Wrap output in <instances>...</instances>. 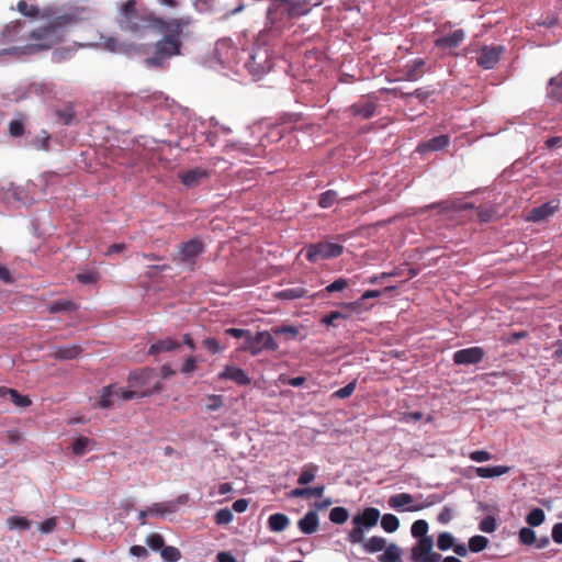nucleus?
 <instances>
[{
	"mask_svg": "<svg viewBox=\"0 0 562 562\" xmlns=\"http://www.w3.org/2000/svg\"><path fill=\"white\" fill-rule=\"evenodd\" d=\"M99 279V276L97 272H86V273H78L77 280L82 284H92L95 283Z\"/></svg>",
	"mask_w": 562,
	"mask_h": 562,
	"instance_id": "nucleus-61",
	"label": "nucleus"
},
{
	"mask_svg": "<svg viewBox=\"0 0 562 562\" xmlns=\"http://www.w3.org/2000/svg\"><path fill=\"white\" fill-rule=\"evenodd\" d=\"M453 517L452 508L445 506L438 515V521L442 525H447Z\"/></svg>",
	"mask_w": 562,
	"mask_h": 562,
	"instance_id": "nucleus-64",
	"label": "nucleus"
},
{
	"mask_svg": "<svg viewBox=\"0 0 562 562\" xmlns=\"http://www.w3.org/2000/svg\"><path fill=\"white\" fill-rule=\"evenodd\" d=\"M450 143V137L449 135H439V136H435L430 139H428L427 142L420 144L418 146V149L423 153H426V151H437V150H441L443 148H446Z\"/></svg>",
	"mask_w": 562,
	"mask_h": 562,
	"instance_id": "nucleus-24",
	"label": "nucleus"
},
{
	"mask_svg": "<svg viewBox=\"0 0 562 562\" xmlns=\"http://www.w3.org/2000/svg\"><path fill=\"white\" fill-rule=\"evenodd\" d=\"M368 553H375L382 551L385 548L386 540L380 536H373L370 539L366 540L363 538V542H360Z\"/></svg>",
	"mask_w": 562,
	"mask_h": 562,
	"instance_id": "nucleus-32",
	"label": "nucleus"
},
{
	"mask_svg": "<svg viewBox=\"0 0 562 562\" xmlns=\"http://www.w3.org/2000/svg\"><path fill=\"white\" fill-rule=\"evenodd\" d=\"M297 526L300 530L305 535L314 533L318 528V515L314 510L307 512L304 517H302Z\"/></svg>",
	"mask_w": 562,
	"mask_h": 562,
	"instance_id": "nucleus-22",
	"label": "nucleus"
},
{
	"mask_svg": "<svg viewBox=\"0 0 562 562\" xmlns=\"http://www.w3.org/2000/svg\"><path fill=\"white\" fill-rule=\"evenodd\" d=\"M346 317L347 316L344 315L342 313H340L338 311H333L328 315H326L322 318V323L327 326H335L337 319L346 318Z\"/></svg>",
	"mask_w": 562,
	"mask_h": 562,
	"instance_id": "nucleus-58",
	"label": "nucleus"
},
{
	"mask_svg": "<svg viewBox=\"0 0 562 562\" xmlns=\"http://www.w3.org/2000/svg\"><path fill=\"white\" fill-rule=\"evenodd\" d=\"M103 47L111 53H119L122 50L123 45L115 37H105L103 41Z\"/></svg>",
	"mask_w": 562,
	"mask_h": 562,
	"instance_id": "nucleus-55",
	"label": "nucleus"
},
{
	"mask_svg": "<svg viewBox=\"0 0 562 562\" xmlns=\"http://www.w3.org/2000/svg\"><path fill=\"white\" fill-rule=\"evenodd\" d=\"M484 349L481 347H470L460 349L453 353V362L456 364H476L484 358Z\"/></svg>",
	"mask_w": 562,
	"mask_h": 562,
	"instance_id": "nucleus-11",
	"label": "nucleus"
},
{
	"mask_svg": "<svg viewBox=\"0 0 562 562\" xmlns=\"http://www.w3.org/2000/svg\"><path fill=\"white\" fill-rule=\"evenodd\" d=\"M425 60L423 58H417L409 61L404 68L405 79L409 81H416L422 78L425 74Z\"/></svg>",
	"mask_w": 562,
	"mask_h": 562,
	"instance_id": "nucleus-21",
	"label": "nucleus"
},
{
	"mask_svg": "<svg viewBox=\"0 0 562 562\" xmlns=\"http://www.w3.org/2000/svg\"><path fill=\"white\" fill-rule=\"evenodd\" d=\"M205 250V245L200 238H192L178 246V251L173 255V260L187 265L193 270L196 258Z\"/></svg>",
	"mask_w": 562,
	"mask_h": 562,
	"instance_id": "nucleus-6",
	"label": "nucleus"
},
{
	"mask_svg": "<svg viewBox=\"0 0 562 562\" xmlns=\"http://www.w3.org/2000/svg\"><path fill=\"white\" fill-rule=\"evenodd\" d=\"M207 401L209 403L205 405V409L209 412H216L224 405L222 395H207Z\"/></svg>",
	"mask_w": 562,
	"mask_h": 562,
	"instance_id": "nucleus-53",
	"label": "nucleus"
},
{
	"mask_svg": "<svg viewBox=\"0 0 562 562\" xmlns=\"http://www.w3.org/2000/svg\"><path fill=\"white\" fill-rule=\"evenodd\" d=\"M248 70L254 76H261L272 68V63L266 49L255 48L247 64Z\"/></svg>",
	"mask_w": 562,
	"mask_h": 562,
	"instance_id": "nucleus-9",
	"label": "nucleus"
},
{
	"mask_svg": "<svg viewBox=\"0 0 562 562\" xmlns=\"http://www.w3.org/2000/svg\"><path fill=\"white\" fill-rule=\"evenodd\" d=\"M356 386H357V381L353 380L350 383H348L347 385H345L344 387L335 391L331 396L336 397V398H341V400L348 398L355 392Z\"/></svg>",
	"mask_w": 562,
	"mask_h": 562,
	"instance_id": "nucleus-52",
	"label": "nucleus"
},
{
	"mask_svg": "<svg viewBox=\"0 0 562 562\" xmlns=\"http://www.w3.org/2000/svg\"><path fill=\"white\" fill-rule=\"evenodd\" d=\"M384 552L379 555L380 562H402V549L396 543L385 544Z\"/></svg>",
	"mask_w": 562,
	"mask_h": 562,
	"instance_id": "nucleus-27",
	"label": "nucleus"
},
{
	"mask_svg": "<svg viewBox=\"0 0 562 562\" xmlns=\"http://www.w3.org/2000/svg\"><path fill=\"white\" fill-rule=\"evenodd\" d=\"M70 20L69 16H58L48 25L32 31L30 38L38 42L37 46L42 49L50 48L60 38L59 29Z\"/></svg>",
	"mask_w": 562,
	"mask_h": 562,
	"instance_id": "nucleus-4",
	"label": "nucleus"
},
{
	"mask_svg": "<svg viewBox=\"0 0 562 562\" xmlns=\"http://www.w3.org/2000/svg\"><path fill=\"white\" fill-rule=\"evenodd\" d=\"M55 116L64 125H70L75 120L76 112L71 104H66L63 108L55 110Z\"/></svg>",
	"mask_w": 562,
	"mask_h": 562,
	"instance_id": "nucleus-33",
	"label": "nucleus"
},
{
	"mask_svg": "<svg viewBox=\"0 0 562 562\" xmlns=\"http://www.w3.org/2000/svg\"><path fill=\"white\" fill-rule=\"evenodd\" d=\"M83 349L80 345L58 346L50 352V357L56 360H72L77 359Z\"/></svg>",
	"mask_w": 562,
	"mask_h": 562,
	"instance_id": "nucleus-16",
	"label": "nucleus"
},
{
	"mask_svg": "<svg viewBox=\"0 0 562 562\" xmlns=\"http://www.w3.org/2000/svg\"><path fill=\"white\" fill-rule=\"evenodd\" d=\"M414 502V496L408 493H400L390 497L389 505L396 510H401L403 507H411Z\"/></svg>",
	"mask_w": 562,
	"mask_h": 562,
	"instance_id": "nucleus-30",
	"label": "nucleus"
},
{
	"mask_svg": "<svg viewBox=\"0 0 562 562\" xmlns=\"http://www.w3.org/2000/svg\"><path fill=\"white\" fill-rule=\"evenodd\" d=\"M180 344L171 337H166L153 344L148 350L149 355L156 356L161 352L178 349Z\"/></svg>",
	"mask_w": 562,
	"mask_h": 562,
	"instance_id": "nucleus-25",
	"label": "nucleus"
},
{
	"mask_svg": "<svg viewBox=\"0 0 562 562\" xmlns=\"http://www.w3.org/2000/svg\"><path fill=\"white\" fill-rule=\"evenodd\" d=\"M161 559L166 562H178L181 559V552L172 546H165L160 551Z\"/></svg>",
	"mask_w": 562,
	"mask_h": 562,
	"instance_id": "nucleus-40",
	"label": "nucleus"
},
{
	"mask_svg": "<svg viewBox=\"0 0 562 562\" xmlns=\"http://www.w3.org/2000/svg\"><path fill=\"white\" fill-rule=\"evenodd\" d=\"M209 177L210 171L200 167L179 173L181 182L187 188H195L201 183L203 179H206Z\"/></svg>",
	"mask_w": 562,
	"mask_h": 562,
	"instance_id": "nucleus-13",
	"label": "nucleus"
},
{
	"mask_svg": "<svg viewBox=\"0 0 562 562\" xmlns=\"http://www.w3.org/2000/svg\"><path fill=\"white\" fill-rule=\"evenodd\" d=\"M146 544L155 551H161L165 547V539L160 533L153 532L146 537Z\"/></svg>",
	"mask_w": 562,
	"mask_h": 562,
	"instance_id": "nucleus-47",
	"label": "nucleus"
},
{
	"mask_svg": "<svg viewBox=\"0 0 562 562\" xmlns=\"http://www.w3.org/2000/svg\"><path fill=\"white\" fill-rule=\"evenodd\" d=\"M496 526L497 525H496L495 518L492 517V516H487V517H485L484 519L481 520V522L479 525V528L483 532L491 533V532L495 531Z\"/></svg>",
	"mask_w": 562,
	"mask_h": 562,
	"instance_id": "nucleus-56",
	"label": "nucleus"
},
{
	"mask_svg": "<svg viewBox=\"0 0 562 562\" xmlns=\"http://www.w3.org/2000/svg\"><path fill=\"white\" fill-rule=\"evenodd\" d=\"M519 540L527 546L533 544L537 540L536 532L527 527L521 528L519 531Z\"/></svg>",
	"mask_w": 562,
	"mask_h": 562,
	"instance_id": "nucleus-54",
	"label": "nucleus"
},
{
	"mask_svg": "<svg viewBox=\"0 0 562 562\" xmlns=\"http://www.w3.org/2000/svg\"><path fill=\"white\" fill-rule=\"evenodd\" d=\"M380 518V510L374 507H367L362 510V513L352 517L353 528L349 531L347 540L357 544L359 542H363V535L366 530L374 527Z\"/></svg>",
	"mask_w": 562,
	"mask_h": 562,
	"instance_id": "nucleus-3",
	"label": "nucleus"
},
{
	"mask_svg": "<svg viewBox=\"0 0 562 562\" xmlns=\"http://www.w3.org/2000/svg\"><path fill=\"white\" fill-rule=\"evenodd\" d=\"M234 519V515H233V512L232 509L225 507V508H221L218 509L215 515H214V521L216 525H228L229 522H232Z\"/></svg>",
	"mask_w": 562,
	"mask_h": 562,
	"instance_id": "nucleus-44",
	"label": "nucleus"
},
{
	"mask_svg": "<svg viewBox=\"0 0 562 562\" xmlns=\"http://www.w3.org/2000/svg\"><path fill=\"white\" fill-rule=\"evenodd\" d=\"M446 27V25L443 26ZM465 38V32L462 29L445 33V29L439 31V35L435 40L436 47L442 50H452L461 45Z\"/></svg>",
	"mask_w": 562,
	"mask_h": 562,
	"instance_id": "nucleus-10",
	"label": "nucleus"
},
{
	"mask_svg": "<svg viewBox=\"0 0 562 562\" xmlns=\"http://www.w3.org/2000/svg\"><path fill=\"white\" fill-rule=\"evenodd\" d=\"M546 519L544 512L541 508H533L526 517V521L529 526H540Z\"/></svg>",
	"mask_w": 562,
	"mask_h": 562,
	"instance_id": "nucleus-45",
	"label": "nucleus"
},
{
	"mask_svg": "<svg viewBox=\"0 0 562 562\" xmlns=\"http://www.w3.org/2000/svg\"><path fill=\"white\" fill-rule=\"evenodd\" d=\"M278 8L286 11L290 18L301 16L310 12L311 5L305 1L280 0Z\"/></svg>",
	"mask_w": 562,
	"mask_h": 562,
	"instance_id": "nucleus-14",
	"label": "nucleus"
},
{
	"mask_svg": "<svg viewBox=\"0 0 562 562\" xmlns=\"http://www.w3.org/2000/svg\"><path fill=\"white\" fill-rule=\"evenodd\" d=\"M56 526H57V519L55 517H52V518L44 520L40 525L38 530L43 533H50L52 531H54Z\"/></svg>",
	"mask_w": 562,
	"mask_h": 562,
	"instance_id": "nucleus-62",
	"label": "nucleus"
},
{
	"mask_svg": "<svg viewBox=\"0 0 562 562\" xmlns=\"http://www.w3.org/2000/svg\"><path fill=\"white\" fill-rule=\"evenodd\" d=\"M274 296L279 300L291 301V300L306 297L307 290H305L304 288H301V286L290 288V289H284V290H281V291L274 293Z\"/></svg>",
	"mask_w": 562,
	"mask_h": 562,
	"instance_id": "nucleus-31",
	"label": "nucleus"
},
{
	"mask_svg": "<svg viewBox=\"0 0 562 562\" xmlns=\"http://www.w3.org/2000/svg\"><path fill=\"white\" fill-rule=\"evenodd\" d=\"M202 344L213 355L221 351V346L218 341L213 337L204 339Z\"/></svg>",
	"mask_w": 562,
	"mask_h": 562,
	"instance_id": "nucleus-63",
	"label": "nucleus"
},
{
	"mask_svg": "<svg viewBox=\"0 0 562 562\" xmlns=\"http://www.w3.org/2000/svg\"><path fill=\"white\" fill-rule=\"evenodd\" d=\"M559 205L553 201L541 204L540 206L533 207L526 216L528 222L539 223L551 216Z\"/></svg>",
	"mask_w": 562,
	"mask_h": 562,
	"instance_id": "nucleus-12",
	"label": "nucleus"
},
{
	"mask_svg": "<svg viewBox=\"0 0 562 562\" xmlns=\"http://www.w3.org/2000/svg\"><path fill=\"white\" fill-rule=\"evenodd\" d=\"M77 310V305L70 300H58L49 303V313L70 312Z\"/></svg>",
	"mask_w": 562,
	"mask_h": 562,
	"instance_id": "nucleus-35",
	"label": "nucleus"
},
{
	"mask_svg": "<svg viewBox=\"0 0 562 562\" xmlns=\"http://www.w3.org/2000/svg\"><path fill=\"white\" fill-rule=\"evenodd\" d=\"M9 133L12 137H20L24 134V117L12 120L9 124Z\"/></svg>",
	"mask_w": 562,
	"mask_h": 562,
	"instance_id": "nucleus-51",
	"label": "nucleus"
},
{
	"mask_svg": "<svg viewBox=\"0 0 562 562\" xmlns=\"http://www.w3.org/2000/svg\"><path fill=\"white\" fill-rule=\"evenodd\" d=\"M443 498L445 497L440 494H436V493L429 494L422 503H418V504L412 505L411 507H407V510L419 512V510H423L425 508H428L430 506L441 503L443 501Z\"/></svg>",
	"mask_w": 562,
	"mask_h": 562,
	"instance_id": "nucleus-34",
	"label": "nucleus"
},
{
	"mask_svg": "<svg viewBox=\"0 0 562 562\" xmlns=\"http://www.w3.org/2000/svg\"><path fill=\"white\" fill-rule=\"evenodd\" d=\"M218 379L232 380L238 385L250 384V378L245 373L243 369L235 366H226L224 370L218 373Z\"/></svg>",
	"mask_w": 562,
	"mask_h": 562,
	"instance_id": "nucleus-15",
	"label": "nucleus"
},
{
	"mask_svg": "<svg viewBox=\"0 0 562 562\" xmlns=\"http://www.w3.org/2000/svg\"><path fill=\"white\" fill-rule=\"evenodd\" d=\"M469 458L472 461H475V462H484V461L491 460L492 459V454L488 451H485V450H476V451H472L469 454Z\"/></svg>",
	"mask_w": 562,
	"mask_h": 562,
	"instance_id": "nucleus-60",
	"label": "nucleus"
},
{
	"mask_svg": "<svg viewBox=\"0 0 562 562\" xmlns=\"http://www.w3.org/2000/svg\"><path fill=\"white\" fill-rule=\"evenodd\" d=\"M278 344L269 331H257L252 335L250 331L243 346L239 348L241 351L249 352L252 356L259 355L263 350L276 351Z\"/></svg>",
	"mask_w": 562,
	"mask_h": 562,
	"instance_id": "nucleus-5",
	"label": "nucleus"
},
{
	"mask_svg": "<svg viewBox=\"0 0 562 562\" xmlns=\"http://www.w3.org/2000/svg\"><path fill=\"white\" fill-rule=\"evenodd\" d=\"M337 200V192L334 190H327L319 195L318 205L322 209L330 207Z\"/></svg>",
	"mask_w": 562,
	"mask_h": 562,
	"instance_id": "nucleus-48",
	"label": "nucleus"
},
{
	"mask_svg": "<svg viewBox=\"0 0 562 562\" xmlns=\"http://www.w3.org/2000/svg\"><path fill=\"white\" fill-rule=\"evenodd\" d=\"M344 252V246L329 241L311 244L305 248V258L310 262H317L323 259L336 258Z\"/></svg>",
	"mask_w": 562,
	"mask_h": 562,
	"instance_id": "nucleus-7",
	"label": "nucleus"
},
{
	"mask_svg": "<svg viewBox=\"0 0 562 562\" xmlns=\"http://www.w3.org/2000/svg\"><path fill=\"white\" fill-rule=\"evenodd\" d=\"M428 528H429L428 522L426 520L418 519V520L414 521L412 525V528H411L412 536L414 538H417L418 540L424 537H428L427 536Z\"/></svg>",
	"mask_w": 562,
	"mask_h": 562,
	"instance_id": "nucleus-41",
	"label": "nucleus"
},
{
	"mask_svg": "<svg viewBox=\"0 0 562 562\" xmlns=\"http://www.w3.org/2000/svg\"><path fill=\"white\" fill-rule=\"evenodd\" d=\"M18 10L25 16L35 18L38 15V8L30 5L25 0H20L16 4Z\"/></svg>",
	"mask_w": 562,
	"mask_h": 562,
	"instance_id": "nucleus-50",
	"label": "nucleus"
},
{
	"mask_svg": "<svg viewBox=\"0 0 562 562\" xmlns=\"http://www.w3.org/2000/svg\"><path fill=\"white\" fill-rule=\"evenodd\" d=\"M165 19L147 8H139L136 0H126L119 7L116 23L121 31L143 37L161 27Z\"/></svg>",
	"mask_w": 562,
	"mask_h": 562,
	"instance_id": "nucleus-1",
	"label": "nucleus"
},
{
	"mask_svg": "<svg viewBox=\"0 0 562 562\" xmlns=\"http://www.w3.org/2000/svg\"><path fill=\"white\" fill-rule=\"evenodd\" d=\"M488 544V539L484 536H473L469 540V550L472 552H481L483 551Z\"/></svg>",
	"mask_w": 562,
	"mask_h": 562,
	"instance_id": "nucleus-42",
	"label": "nucleus"
},
{
	"mask_svg": "<svg viewBox=\"0 0 562 562\" xmlns=\"http://www.w3.org/2000/svg\"><path fill=\"white\" fill-rule=\"evenodd\" d=\"M23 26L21 21H13L5 26V29L0 33V43H13L20 42L24 40L23 36H19V33Z\"/></svg>",
	"mask_w": 562,
	"mask_h": 562,
	"instance_id": "nucleus-19",
	"label": "nucleus"
},
{
	"mask_svg": "<svg viewBox=\"0 0 562 562\" xmlns=\"http://www.w3.org/2000/svg\"><path fill=\"white\" fill-rule=\"evenodd\" d=\"M477 476L487 479V477H496L509 472L510 468L506 465H495V467H477L474 469Z\"/></svg>",
	"mask_w": 562,
	"mask_h": 562,
	"instance_id": "nucleus-26",
	"label": "nucleus"
},
{
	"mask_svg": "<svg viewBox=\"0 0 562 562\" xmlns=\"http://www.w3.org/2000/svg\"><path fill=\"white\" fill-rule=\"evenodd\" d=\"M120 391L121 387L116 386L115 384H110L108 386H104L101 391L100 400H99V407L101 408H110L114 405V398H120Z\"/></svg>",
	"mask_w": 562,
	"mask_h": 562,
	"instance_id": "nucleus-20",
	"label": "nucleus"
},
{
	"mask_svg": "<svg viewBox=\"0 0 562 562\" xmlns=\"http://www.w3.org/2000/svg\"><path fill=\"white\" fill-rule=\"evenodd\" d=\"M375 110V103L370 100H362L350 106V112L353 116H360L361 119L364 120L374 116Z\"/></svg>",
	"mask_w": 562,
	"mask_h": 562,
	"instance_id": "nucleus-18",
	"label": "nucleus"
},
{
	"mask_svg": "<svg viewBox=\"0 0 562 562\" xmlns=\"http://www.w3.org/2000/svg\"><path fill=\"white\" fill-rule=\"evenodd\" d=\"M550 91L549 95L554 99L555 101L561 102L562 101V72L559 74L557 77H553L549 81Z\"/></svg>",
	"mask_w": 562,
	"mask_h": 562,
	"instance_id": "nucleus-36",
	"label": "nucleus"
},
{
	"mask_svg": "<svg viewBox=\"0 0 562 562\" xmlns=\"http://www.w3.org/2000/svg\"><path fill=\"white\" fill-rule=\"evenodd\" d=\"M189 24L190 20L186 18L165 20L161 27H157L154 32L164 34V37L156 42L154 55L145 59L146 65L148 67H161L165 60L180 55V37L183 29Z\"/></svg>",
	"mask_w": 562,
	"mask_h": 562,
	"instance_id": "nucleus-2",
	"label": "nucleus"
},
{
	"mask_svg": "<svg viewBox=\"0 0 562 562\" xmlns=\"http://www.w3.org/2000/svg\"><path fill=\"white\" fill-rule=\"evenodd\" d=\"M437 546L441 551L449 550L454 546V537L449 532H441L438 536Z\"/></svg>",
	"mask_w": 562,
	"mask_h": 562,
	"instance_id": "nucleus-49",
	"label": "nucleus"
},
{
	"mask_svg": "<svg viewBox=\"0 0 562 562\" xmlns=\"http://www.w3.org/2000/svg\"><path fill=\"white\" fill-rule=\"evenodd\" d=\"M434 541L431 537H424L417 541L412 549V560L414 562H424V559L432 550Z\"/></svg>",
	"mask_w": 562,
	"mask_h": 562,
	"instance_id": "nucleus-17",
	"label": "nucleus"
},
{
	"mask_svg": "<svg viewBox=\"0 0 562 562\" xmlns=\"http://www.w3.org/2000/svg\"><path fill=\"white\" fill-rule=\"evenodd\" d=\"M289 517L281 513L272 514L268 518V527L271 531L274 532L283 531L289 526Z\"/></svg>",
	"mask_w": 562,
	"mask_h": 562,
	"instance_id": "nucleus-28",
	"label": "nucleus"
},
{
	"mask_svg": "<svg viewBox=\"0 0 562 562\" xmlns=\"http://www.w3.org/2000/svg\"><path fill=\"white\" fill-rule=\"evenodd\" d=\"M7 525L10 529L27 530L31 527V521L25 517L11 516L7 519Z\"/></svg>",
	"mask_w": 562,
	"mask_h": 562,
	"instance_id": "nucleus-43",
	"label": "nucleus"
},
{
	"mask_svg": "<svg viewBox=\"0 0 562 562\" xmlns=\"http://www.w3.org/2000/svg\"><path fill=\"white\" fill-rule=\"evenodd\" d=\"M349 518V512L345 507H334L329 513V520L337 525L345 524Z\"/></svg>",
	"mask_w": 562,
	"mask_h": 562,
	"instance_id": "nucleus-38",
	"label": "nucleus"
},
{
	"mask_svg": "<svg viewBox=\"0 0 562 562\" xmlns=\"http://www.w3.org/2000/svg\"><path fill=\"white\" fill-rule=\"evenodd\" d=\"M381 527L386 532H394L400 527L398 518L393 514H384L381 518Z\"/></svg>",
	"mask_w": 562,
	"mask_h": 562,
	"instance_id": "nucleus-39",
	"label": "nucleus"
},
{
	"mask_svg": "<svg viewBox=\"0 0 562 562\" xmlns=\"http://www.w3.org/2000/svg\"><path fill=\"white\" fill-rule=\"evenodd\" d=\"M348 286V282L346 279H342V278H339V279H336L334 282H331L330 284H328L326 288H325V291L328 292V293H333V292H338V291H342L345 290L346 288Z\"/></svg>",
	"mask_w": 562,
	"mask_h": 562,
	"instance_id": "nucleus-57",
	"label": "nucleus"
},
{
	"mask_svg": "<svg viewBox=\"0 0 562 562\" xmlns=\"http://www.w3.org/2000/svg\"><path fill=\"white\" fill-rule=\"evenodd\" d=\"M504 53L505 46L503 45H483L479 50L476 64L483 69H492L498 64Z\"/></svg>",
	"mask_w": 562,
	"mask_h": 562,
	"instance_id": "nucleus-8",
	"label": "nucleus"
},
{
	"mask_svg": "<svg viewBox=\"0 0 562 562\" xmlns=\"http://www.w3.org/2000/svg\"><path fill=\"white\" fill-rule=\"evenodd\" d=\"M150 514L156 515H166V514H172L176 512V503L170 502H162V503H155L150 506L149 510Z\"/></svg>",
	"mask_w": 562,
	"mask_h": 562,
	"instance_id": "nucleus-37",
	"label": "nucleus"
},
{
	"mask_svg": "<svg viewBox=\"0 0 562 562\" xmlns=\"http://www.w3.org/2000/svg\"><path fill=\"white\" fill-rule=\"evenodd\" d=\"M318 473V465L314 463L304 464L297 479V483L305 486L314 481Z\"/></svg>",
	"mask_w": 562,
	"mask_h": 562,
	"instance_id": "nucleus-29",
	"label": "nucleus"
},
{
	"mask_svg": "<svg viewBox=\"0 0 562 562\" xmlns=\"http://www.w3.org/2000/svg\"><path fill=\"white\" fill-rule=\"evenodd\" d=\"M0 397L9 400L19 407H27L32 404L27 396L21 395L16 390L0 386Z\"/></svg>",
	"mask_w": 562,
	"mask_h": 562,
	"instance_id": "nucleus-23",
	"label": "nucleus"
},
{
	"mask_svg": "<svg viewBox=\"0 0 562 562\" xmlns=\"http://www.w3.org/2000/svg\"><path fill=\"white\" fill-rule=\"evenodd\" d=\"M198 359L194 356L189 357L182 364L180 371L183 374H191L196 369Z\"/></svg>",
	"mask_w": 562,
	"mask_h": 562,
	"instance_id": "nucleus-59",
	"label": "nucleus"
},
{
	"mask_svg": "<svg viewBox=\"0 0 562 562\" xmlns=\"http://www.w3.org/2000/svg\"><path fill=\"white\" fill-rule=\"evenodd\" d=\"M91 440L88 437H78L71 446L72 452L76 456H83L87 452L88 447L90 446Z\"/></svg>",
	"mask_w": 562,
	"mask_h": 562,
	"instance_id": "nucleus-46",
	"label": "nucleus"
}]
</instances>
